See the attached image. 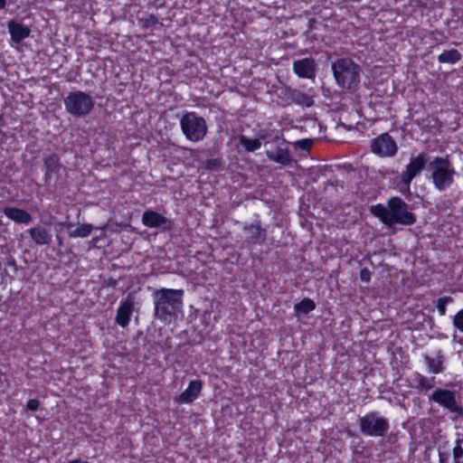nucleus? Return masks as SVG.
<instances>
[{
    "instance_id": "6ab92c4d",
    "label": "nucleus",
    "mask_w": 463,
    "mask_h": 463,
    "mask_svg": "<svg viewBox=\"0 0 463 463\" xmlns=\"http://www.w3.org/2000/svg\"><path fill=\"white\" fill-rule=\"evenodd\" d=\"M440 463H463V438L458 439L452 449V457L444 458L440 456Z\"/></svg>"
},
{
    "instance_id": "f03ea898",
    "label": "nucleus",
    "mask_w": 463,
    "mask_h": 463,
    "mask_svg": "<svg viewBox=\"0 0 463 463\" xmlns=\"http://www.w3.org/2000/svg\"><path fill=\"white\" fill-rule=\"evenodd\" d=\"M183 290L162 288L155 293L156 316L164 322L175 319L182 311Z\"/></svg>"
},
{
    "instance_id": "ddd939ff",
    "label": "nucleus",
    "mask_w": 463,
    "mask_h": 463,
    "mask_svg": "<svg viewBox=\"0 0 463 463\" xmlns=\"http://www.w3.org/2000/svg\"><path fill=\"white\" fill-rule=\"evenodd\" d=\"M203 389V383L200 380H193L189 383L186 389L177 397L178 403L189 404L195 401Z\"/></svg>"
},
{
    "instance_id": "c85d7f7f",
    "label": "nucleus",
    "mask_w": 463,
    "mask_h": 463,
    "mask_svg": "<svg viewBox=\"0 0 463 463\" xmlns=\"http://www.w3.org/2000/svg\"><path fill=\"white\" fill-rule=\"evenodd\" d=\"M453 325L463 333V308L455 315Z\"/></svg>"
},
{
    "instance_id": "9d476101",
    "label": "nucleus",
    "mask_w": 463,
    "mask_h": 463,
    "mask_svg": "<svg viewBox=\"0 0 463 463\" xmlns=\"http://www.w3.org/2000/svg\"><path fill=\"white\" fill-rule=\"evenodd\" d=\"M431 400L451 412H458L460 410L456 401L455 392L452 391L436 389L431 394Z\"/></svg>"
},
{
    "instance_id": "a211bd4d",
    "label": "nucleus",
    "mask_w": 463,
    "mask_h": 463,
    "mask_svg": "<svg viewBox=\"0 0 463 463\" xmlns=\"http://www.w3.org/2000/svg\"><path fill=\"white\" fill-rule=\"evenodd\" d=\"M266 155L271 161L283 165H288L291 161L290 153L288 148L277 147L276 149H268Z\"/></svg>"
},
{
    "instance_id": "72a5a7b5",
    "label": "nucleus",
    "mask_w": 463,
    "mask_h": 463,
    "mask_svg": "<svg viewBox=\"0 0 463 463\" xmlns=\"http://www.w3.org/2000/svg\"><path fill=\"white\" fill-rule=\"evenodd\" d=\"M312 144V141L309 139H301L298 142V145L303 149H308Z\"/></svg>"
},
{
    "instance_id": "f704fd0d",
    "label": "nucleus",
    "mask_w": 463,
    "mask_h": 463,
    "mask_svg": "<svg viewBox=\"0 0 463 463\" xmlns=\"http://www.w3.org/2000/svg\"><path fill=\"white\" fill-rule=\"evenodd\" d=\"M268 137V131L267 130H264V129H261L258 132V138L260 140V139H264Z\"/></svg>"
},
{
    "instance_id": "20e7f679",
    "label": "nucleus",
    "mask_w": 463,
    "mask_h": 463,
    "mask_svg": "<svg viewBox=\"0 0 463 463\" xmlns=\"http://www.w3.org/2000/svg\"><path fill=\"white\" fill-rule=\"evenodd\" d=\"M429 171L436 189L447 190L453 183L455 169L445 157L436 156L429 164Z\"/></svg>"
},
{
    "instance_id": "2eb2a0df",
    "label": "nucleus",
    "mask_w": 463,
    "mask_h": 463,
    "mask_svg": "<svg viewBox=\"0 0 463 463\" xmlns=\"http://www.w3.org/2000/svg\"><path fill=\"white\" fill-rule=\"evenodd\" d=\"M28 232L34 243L39 246L48 245L52 241V234L43 226L32 227Z\"/></svg>"
},
{
    "instance_id": "0eeeda50",
    "label": "nucleus",
    "mask_w": 463,
    "mask_h": 463,
    "mask_svg": "<svg viewBox=\"0 0 463 463\" xmlns=\"http://www.w3.org/2000/svg\"><path fill=\"white\" fill-rule=\"evenodd\" d=\"M389 429L388 420L380 416L377 412L365 414L360 419V430L368 436L381 437Z\"/></svg>"
},
{
    "instance_id": "412c9836",
    "label": "nucleus",
    "mask_w": 463,
    "mask_h": 463,
    "mask_svg": "<svg viewBox=\"0 0 463 463\" xmlns=\"http://www.w3.org/2000/svg\"><path fill=\"white\" fill-rule=\"evenodd\" d=\"M238 146H242L248 152H253L260 148L261 142L259 138H250L242 135L239 137Z\"/></svg>"
},
{
    "instance_id": "e433bc0d",
    "label": "nucleus",
    "mask_w": 463,
    "mask_h": 463,
    "mask_svg": "<svg viewBox=\"0 0 463 463\" xmlns=\"http://www.w3.org/2000/svg\"><path fill=\"white\" fill-rule=\"evenodd\" d=\"M70 463H88L87 461H81L79 459L71 460Z\"/></svg>"
},
{
    "instance_id": "6e6552de",
    "label": "nucleus",
    "mask_w": 463,
    "mask_h": 463,
    "mask_svg": "<svg viewBox=\"0 0 463 463\" xmlns=\"http://www.w3.org/2000/svg\"><path fill=\"white\" fill-rule=\"evenodd\" d=\"M371 151L380 157H391L396 155V141L387 133L381 134L372 140Z\"/></svg>"
},
{
    "instance_id": "aec40b11",
    "label": "nucleus",
    "mask_w": 463,
    "mask_h": 463,
    "mask_svg": "<svg viewBox=\"0 0 463 463\" xmlns=\"http://www.w3.org/2000/svg\"><path fill=\"white\" fill-rule=\"evenodd\" d=\"M462 55L456 49L444 51L438 56V61L440 63L454 64L461 60Z\"/></svg>"
},
{
    "instance_id": "7c9ffc66",
    "label": "nucleus",
    "mask_w": 463,
    "mask_h": 463,
    "mask_svg": "<svg viewBox=\"0 0 463 463\" xmlns=\"http://www.w3.org/2000/svg\"><path fill=\"white\" fill-rule=\"evenodd\" d=\"M40 406V402L36 399H31L27 402L26 407L30 411H36Z\"/></svg>"
},
{
    "instance_id": "f8f14e48",
    "label": "nucleus",
    "mask_w": 463,
    "mask_h": 463,
    "mask_svg": "<svg viewBox=\"0 0 463 463\" xmlns=\"http://www.w3.org/2000/svg\"><path fill=\"white\" fill-rule=\"evenodd\" d=\"M134 307L133 300L129 298L121 300L117 309L116 323L123 328L127 327L129 325Z\"/></svg>"
},
{
    "instance_id": "9b49d317",
    "label": "nucleus",
    "mask_w": 463,
    "mask_h": 463,
    "mask_svg": "<svg viewBox=\"0 0 463 463\" xmlns=\"http://www.w3.org/2000/svg\"><path fill=\"white\" fill-rule=\"evenodd\" d=\"M317 63L312 58H304L293 62V71L300 78L313 79L316 76Z\"/></svg>"
},
{
    "instance_id": "7ed1b4c3",
    "label": "nucleus",
    "mask_w": 463,
    "mask_h": 463,
    "mask_svg": "<svg viewBox=\"0 0 463 463\" xmlns=\"http://www.w3.org/2000/svg\"><path fill=\"white\" fill-rule=\"evenodd\" d=\"M337 85L345 90L356 89L361 81L362 69L350 58H341L332 63Z\"/></svg>"
},
{
    "instance_id": "dca6fc26",
    "label": "nucleus",
    "mask_w": 463,
    "mask_h": 463,
    "mask_svg": "<svg viewBox=\"0 0 463 463\" xmlns=\"http://www.w3.org/2000/svg\"><path fill=\"white\" fill-rule=\"evenodd\" d=\"M7 26L12 39L16 43H20L30 35V28L21 23L10 21Z\"/></svg>"
},
{
    "instance_id": "2f4dec72",
    "label": "nucleus",
    "mask_w": 463,
    "mask_h": 463,
    "mask_svg": "<svg viewBox=\"0 0 463 463\" xmlns=\"http://www.w3.org/2000/svg\"><path fill=\"white\" fill-rule=\"evenodd\" d=\"M144 19L146 25H155L158 22L157 18L153 14H147Z\"/></svg>"
},
{
    "instance_id": "cd10ccee",
    "label": "nucleus",
    "mask_w": 463,
    "mask_h": 463,
    "mask_svg": "<svg viewBox=\"0 0 463 463\" xmlns=\"http://www.w3.org/2000/svg\"><path fill=\"white\" fill-rule=\"evenodd\" d=\"M451 301V298L449 297L440 298L437 301V309L440 316H444L446 314V306L448 303Z\"/></svg>"
},
{
    "instance_id": "473e14b6",
    "label": "nucleus",
    "mask_w": 463,
    "mask_h": 463,
    "mask_svg": "<svg viewBox=\"0 0 463 463\" xmlns=\"http://www.w3.org/2000/svg\"><path fill=\"white\" fill-rule=\"evenodd\" d=\"M370 271L367 269H363L360 271V278L363 281L368 282L370 280Z\"/></svg>"
},
{
    "instance_id": "1a4fd4ad",
    "label": "nucleus",
    "mask_w": 463,
    "mask_h": 463,
    "mask_svg": "<svg viewBox=\"0 0 463 463\" xmlns=\"http://www.w3.org/2000/svg\"><path fill=\"white\" fill-rule=\"evenodd\" d=\"M427 162L428 156L426 153H420L416 156H411L406 169L402 173V182L409 186L412 179L424 169Z\"/></svg>"
},
{
    "instance_id": "4be33fe9",
    "label": "nucleus",
    "mask_w": 463,
    "mask_h": 463,
    "mask_svg": "<svg viewBox=\"0 0 463 463\" xmlns=\"http://www.w3.org/2000/svg\"><path fill=\"white\" fill-rule=\"evenodd\" d=\"M291 97L296 104L303 107H311L314 104L313 96L309 93L296 90L292 93Z\"/></svg>"
},
{
    "instance_id": "f3484780",
    "label": "nucleus",
    "mask_w": 463,
    "mask_h": 463,
    "mask_svg": "<svg viewBox=\"0 0 463 463\" xmlns=\"http://www.w3.org/2000/svg\"><path fill=\"white\" fill-rule=\"evenodd\" d=\"M4 213L7 218L17 223L28 224L32 222L31 214L23 209L6 207L4 209Z\"/></svg>"
},
{
    "instance_id": "393cba45",
    "label": "nucleus",
    "mask_w": 463,
    "mask_h": 463,
    "mask_svg": "<svg viewBox=\"0 0 463 463\" xmlns=\"http://www.w3.org/2000/svg\"><path fill=\"white\" fill-rule=\"evenodd\" d=\"M93 230V227L90 223H83L79 225L73 231L69 232V236L71 238H86L88 237Z\"/></svg>"
},
{
    "instance_id": "c756f323",
    "label": "nucleus",
    "mask_w": 463,
    "mask_h": 463,
    "mask_svg": "<svg viewBox=\"0 0 463 463\" xmlns=\"http://www.w3.org/2000/svg\"><path fill=\"white\" fill-rule=\"evenodd\" d=\"M246 230L251 234L252 239H258L261 233L260 227L255 224L247 227Z\"/></svg>"
},
{
    "instance_id": "b1692460",
    "label": "nucleus",
    "mask_w": 463,
    "mask_h": 463,
    "mask_svg": "<svg viewBox=\"0 0 463 463\" xmlns=\"http://www.w3.org/2000/svg\"><path fill=\"white\" fill-rule=\"evenodd\" d=\"M427 365L429 370L435 373H440L443 372V363L444 358L442 355H438L437 357H426Z\"/></svg>"
},
{
    "instance_id": "a878e982",
    "label": "nucleus",
    "mask_w": 463,
    "mask_h": 463,
    "mask_svg": "<svg viewBox=\"0 0 463 463\" xmlns=\"http://www.w3.org/2000/svg\"><path fill=\"white\" fill-rule=\"evenodd\" d=\"M417 387L421 390H430L434 387V378L429 379L421 374L416 376Z\"/></svg>"
},
{
    "instance_id": "bb28decb",
    "label": "nucleus",
    "mask_w": 463,
    "mask_h": 463,
    "mask_svg": "<svg viewBox=\"0 0 463 463\" xmlns=\"http://www.w3.org/2000/svg\"><path fill=\"white\" fill-rule=\"evenodd\" d=\"M46 167V178L49 177L52 172H55L59 168V159L56 156H51L44 161Z\"/></svg>"
},
{
    "instance_id": "5701e85b",
    "label": "nucleus",
    "mask_w": 463,
    "mask_h": 463,
    "mask_svg": "<svg viewBox=\"0 0 463 463\" xmlns=\"http://www.w3.org/2000/svg\"><path fill=\"white\" fill-rule=\"evenodd\" d=\"M316 308L315 302L310 298H304L299 303L296 304L294 307L295 313L297 315L299 314H308Z\"/></svg>"
},
{
    "instance_id": "c9c22d12",
    "label": "nucleus",
    "mask_w": 463,
    "mask_h": 463,
    "mask_svg": "<svg viewBox=\"0 0 463 463\" xmlns=\"http://www.w3.org/2000/svg\"><path fill=\"white\" fill-rule=\"evenodd\" d=\"M6 5V0H0V10H3Z\"/></svg>"
},
{
    "instance_id": "4468645a",
    "label": "nucleus",
    "mask_w": 463,
    "mask_h": 463,
    "mask_svg": "<svg viewBox=\"0 0 463 463\" xmlns=\"http://www.w3.org/2000/svg\"><path fill=\"white\" fill-rule=\"evenodd\" d=\"M142 223L148 228H169L168 220L158 213L148 210L142 215Z\"/></svg>"
},
{
    "instance_id": "423d86ee",
    "label": "nucleus",
    "mask_w": 463,
    "mask_h": 463,
    "mask_svg": "<svg viewBox=\"0 0 463 463\" xmlns=\"http://www.w3.org/2000/svg\"><path fill=\"white\" fill-rule=\"evenodd\" d=\"M65 109L75 117H84L94 108V100L86 92L77 90L68 94L64 99Z\"/></svg>"
},
{
    "instance_id": "39448f33",
    "label": "nucleus",
    "mask_w": 463,
    "mask_h": 463,
    "mask_svg": "<svg viewBox=\"0 0 463 463\" xmlns=\"http://www.w3.org/2000/svg\"><path fill=\"white\" fill-rule=\"evenodd\" d=\"M182 133L186 139L192 142H199L207 134L206 120L194 111L185 112L180 119Z\"/></svg>"
},
{
    "instance_id": "f257e3e1",
    "label": "nucleus",
    "mask_w": 463,
    "mask_h": 463,
    "mask_svg": "<svg viewBox=\"0 0 463 463\" xmlns=\"http://www.w3.org/2000/svg\"><path fill=\"white\" fill-rule=\"evenodd\" d=\"M371 213L385 225H411L416 222L415 215L408 211V206L399 197L391 198L387 205L376 204L371 207Z\"/></svg>"
}]
</instances>
